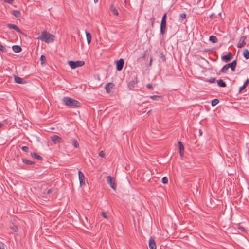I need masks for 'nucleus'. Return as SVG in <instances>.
Here are the masks:
<instances>
[{"label": "nucleus", "instance_id": "10", "mask_svg": "<svg viewBox=\"0 0 249 249\" xmlns=\"http://www.w3.org/2000/svg\"><path fill=\"white\" fill-rule=\"evenodd\" d=\"M246 39V36H241L239 39L238 43L237 44V47L239 48H241L243 47L246 45L245 40Z\"/></svg>", "mask_w": 249, "mask_h": 249}, {"label": "nucleus", "instance_id": "16", "mask_svg": "<svg viewBox=\"0 0 249 249\" xmlns=\"http://www.w3.org/2000/svg\"><path fill=\"white\" fill-rule=\"evenodd\" d=\"M149 247L150 248V249H156V245L155 240L152 238H150L149 239Z\"/></svg>", "mask_w": 249, "mask_h": 249}, {"label": "nucleus", "instance_id": "3", "mask_svg": "<svg viewBox=\"0 0 249 249\" xmlns=\"http://www.w3.org/2000/svg\"><path fill=\"white\" fill-rule=\"evenodd\" d=\"M68 64L71 68L75 69L77 67L83 66L85 64V62L83 61H69Z\"/></svg>", "mask_w": 249, "mask_h": 249}, {"label": "nucleus", "instance_id": "30", "mask_svg": "<svg viewBox=\"0 0 249 249\" xmlns=\"http://www.w3.org/2000/svg\"><path fill=\"white\" fill-rule=\"evenodd\" d=\"M150 98L153 100H157L158 99L162 98V96L158 95H152L150 96Z\"/></svg>", "mask_w": 249, "mask_h": 249}, {"label": "nucleus", "instance_id": "15", "mask_svg": "<svg viewBox=\"0 0 249 249\" xmlns=\"http://www.w3.org/2000/svg\"><path fill=\"white\" fill-rule=\"evenodd\" d=\"M178 143L179 148V154L180 156L182 157L184 155V147L183 143L180 141H178Z\"/></svg>", "mask_w": 249, "mask_h": 249}, {"label": "nucleus", "instance_id": "38", "mask_svg": "<svg viewBox=\"0 0 249 249\" xmlns=\"http://www.w3.org/2000/svg\"><path fill=\"white\" fill-rule=\"evenodd\" d=\"M21 149L24 152H28L29 151V147L26 146H22Z\"/></svg>", "mask_w": 249, "mask_h": 249}, {"label": "nucleus", "instance_id": "48", "mask_svg": "<svg viewBox=\"0 0 249 249\" xmlns=\"http://www.w3.org/2000/svg\"><path fill=\"white\" fill-rule=\"evenodd\" d=\"M249 84V79H247L244 83V85L246 87Z\"/></svg>", "mask_w": 249, "mask_h": 249}, {"label": "nucleus", "instance_id": "9", "mask_svg": "<svg viewBox=\"0 0 249 249\" xmlns=\"http://www.w3.org/2000/svg\"><path fill=\"white\" fill-rule=\"evenodd\" d=\"M79 179L80 181V186H84L85 185V176L84 174L81 171H79L78 172Z\"/></svg>", "mask_w": 249, "mask_h": 249}, {"label": "nucleus", "instance_id": "43", "mask_svg": "<svg viewBox=\"0 0 249 249\" xmlns=\"http://www.w3.org/2000/svg\"><path fill=\"white\" fill-rule=\"evenodd\" d=\"M102 215L103 217H104L105 218H106V219H108V216L107 215V214H106V213L104 212H102Z\"/></svg>", "mask_w": 249, "mask_h": 249}, {"label": "nucleus", "instance_id": "25", "mask_svg": "<svg viewBox=\"0 0 249 249\" xmlns=\"http://www.w3.org/2000/svg\"><path fill=\"white\" fill-rule=\"evenodd\" d=\"M209 40L212 43H216L218 41L217 37L213 35L210 36Z\"/></svg>", "mask_w": 249, "mask_h": 249}, {"label": "nucleus", "instance_id": "44", "mask_svg": "<svg viewBox=\"0 0 249 249\" xmlns=\"http://www.w3.org/2000/svg\"><path fill=\"white\" fill-rule=\"evenodd\" d=\"M15 0H3V1L5 3H7L9 4H12L13 2Z\"/></svg>", "mask_w": 249, "mask_h": 249}, {"label": "nucleus", "instance_id": "12", "mask_svg": "<svg viewBox=\"0 0 249 249\" xmlns=\"http://www.w3.org/2000/svg\"><path fill=\"white\" fill-rule=\"evenodd\" d=\"M166 22L161 21L160 27V33L164 35L166 32Z\"/></svg>", "mask_w": 249, "mask_h": 249}, {"label": "nucleus", "instance_id": "45", "mask_svg": "<svg viewBox=\"0 0 249 249\" xmlns=\"http://www.w3.org/2000/svg\"><path fill=\"white\" fill-rule=\"evenodd\" d=\"M146 88H147L148 89H153V86L150 83H148L146 85Z\"/></svg>", "mask_w": 249, "mask_h": 249}, {"label": "nucleus", "instance_id": "36", "mask_svg": "<svg viewBox=\"0 0 249 249\" xmlns=\"http://www.w3.org/2000/svg\"><path fill=\"white\" fill-rule=\"evenodd\" d=\"M11 229L13 231L16 232L18 231V228L17 226L13 225L11 227Z\"/></svg>", "mask_w": 249, "mask_h": 249}, {"label": "nucleus", "instance_id": "39", "mask_svg": "<svg viewBox=\"0 0 249 249\" xmlns=\"http://www.w3.org/2000/svg\"><path fill=\"white\" fill-rule=\"evenodd\" d=\"M160 58L162 60V61H163V62L166 61V57H165V55L162 53H161L160 54Z\"/></svg>", "mask_w": 249, "mask_h": 249}, {"label": "nucleus", "instance_id": "11", "mask_svg": "<svg viewBox=\"0 0 249 249\" xmlns=\"http://www.w3.org/2000/svg\"><path fill=\"white\" fill-rule=\"evenodd\" d=\"M237 65V61L236 60H234L231 63H228L227 64V67L228 68H231L232 71H234L235 70V68Z\"/></svg>", "mask_w": 249, "mask_h": 249}, {"label": "nucleus", "instance_id": "24", "mask_svg": "<svg viewBox=\"0 0 249 249\" xmlns=\"http://www.w3.org/2000/svg\"><path fill=\"white\" fill-rule=\"evenodd\" d=\"M243 55L246 59H249V51L248 49H245L243 53Z\"/></svg>", "mask_w": 249, "mask_h": 249}, {"label": "nucleus", "instance_id": "13", "mask_svg": "<svg viewBox=\"0 0 249 249\" xmlns=\"http://www.w3.org/2000/svg\"><path fill=\"white\" fill-rule=\"evenodd\" d=\"M115 85L113 83H108L105 86V89L107 93H109L111 89L114 87Z\"/></svg>", "mask_w": 249, "mask_h": 249}, {"label": "nucleus", "instance_id": "47", "mask_svg": "<svg viewBox=\"0 0 249 249\" xmlns=\"http://www.w3.org/2000/svg\"><path fill=\"white\" fill-rule=\"evenodd\" d=\"M238 229L241 230V231H245V229L240 225L238 226Z\"/></svg>", "mask_w": 249, "mask_h": 249}, {"label": "nucleus", "instance_id": "18", "mask_svg": "<svg viewBox=\"0 0 249 249\" xmlns=\"http://www.w3.org/2000/svg\"><path fill=\"white\" fill-rule=\"evenodd\" d=\"M12 50L15 53H19L22 51V48L20 46L15 45L12 46Z\"/></svg>", "mask_w": 249, "mask_h": 249}, {"label": "nucleus", "instance_id": "21", "mask_svg": "<svg viewBox=\"0 0 249 249\" xmlns=\"http://www.w3.org/2000/svg\"><path fill=\"white\" fill-rule=\"evenodd\" d=\"M86 35L87 39V42L88 44H89L91 43V34L89 32H88L87 31H86Z\"/></svg>", "mask_w": 249, "mask_h": 249}, {"label": "nucleus", "instance_id": "34", "mask_svg": "<svg viewBox=\"0 0 249 249\" xmlns=\"http://www.w3.org/2000/svg\"><path fill=\"white\" fill-rule=\"evenodd\" d=\"M150 20L151 23V27L153 28L154 27V24L155 22V18L154 16H152V17L150 18Z\"/></svg>", "mask_w": 249, "mask_h": 249}, {"label": "nucleus", "instance_id": "19", "mask_svg": "<svg viewBox=\"0 0 249 249\" xmlns=\"http://www.w3.org/2000/svg\"><path fill=\"white\" fill-rule=\"evenodd\" d=\"M31 155V156L35 159H36L39 160H43L42 157L41 156H40V155H38L36 153L32 152Z\"/></svg>", "mask_w": 249, "mask_h": 249}, {"label": "nucleus", "instance_id": "52", "mask_svg": "<svg viewBox=\"0 0 249 249\" xmlns=\"http://www.w3.org/2000/svg\"><path fill=\"white\" fill-rule=\"evenodd\" d=\"M152 57L151 56L150 57V62H149V65L150 66L151 65V63L152 62Z\"/></svg>", "mask_w": 249, "mask_h": 249}, {"label": "nucleus", "instance_id": "49", "mask_svg": "<svg viewBox=\"0 0 249 249\" xmlns=\"http://www.w3.org/2000/svg\"><path fill=\"white\" fill-rule=\"evenodd\" d=\"M47 194L48 195L51 194L52 192V189L50 188V189H47Z\"/></svg>", "mask_w": 249, "mask_h": 249}, {"label": "nucleus", "instance_id": "56", "mask_svg": "<svg viewBox=\"0 0 249 249\" xmlns=\"http://www.w3.org/2000/svg\"><path fill=\"white\" fill-rule=\"evenodd\" d=\"M3 125L2 124L0 123V128Z\"/></svg>", "mask_w": 249, "mask_h": 249}, {"label": "nucleus", "instance_id": "29", "mask_svg": "<svg viewBox=\"0 0 249 249\" xmlns=\"http://www.w3.org/2000/svg\"><path fill=\"white\" fill-rule=\"evenodd\" d=\"M228 69L229 68H228V67H227V66L226 64L223 67V68L221 69L220 71L221 73H226Z\"/></svg>", "mask_w": 249, "mask_h": 249}, {"label": "nucleus", "instance_id": "14", "mask_svg": "<svg viewBox=\"0 0 249 249\" xmlns=\"http://www.w3.org/2000/svg\"><path fill=\"white\" fill-rule=\"evenodd\" d=\"M7 26L9 29H14L16 31H17V32L21 33V30L16 25H15V24H7Z\"/></svg>", "mask_w": 249, "mask_h": 249}, {"label": "nucleus", "instance_id": "41", "mask_svg": "<svg viewBox=\"0 0 249 249\" xmlns=\"http://www.w3.org/2000/svg\"><path fill=\"white\" fill-rule=\"evenodd\" d=\"M217 16L214 13H213L210 15V18L212 19H214Z\"/></svg>", "mask_w": 249, "mask_h": 249}, {"label": "nucleus", "instance_id": "51", "mask_svg": "<svg viewBox=\"0 0 249 249\" xmlns=\"http://www.w3.org/2000/svg\"><path fill=\"white\" fill-rule=\"evenodd\" d=\"M146 53H147V51H146L144 52V54H143V55L142 56V59H145V58H146Z\"/></svg>", "mask_w": 249, "mask_h": 249}, {"label": "nucleus", "instance_id": "55", "mask_svg": "<svg viewBox=\"0 0 249 249\" xmlns=\"http://www.w3.org/2000/svg\"><path fill=\"white\" fill-rule=\"evenodd\" d=\"M151 110H149V111H148L147 114H149L151 113Z\"/></svg>", "mask_w": 249, "mask_h": 249}, {"label": "nucleus", "instance_id": "28", "mask_svg": "<svg viewBox=\"0 0 249 249\" xmlns=\"http://www.w3.org/2000/svg\"><path fill=\"white\" fill-rule=\"evenodd\" d=\"M22 161L24 164H27V165H32V164H34L35 163V162L34 161H32L31 160H29L26 159H23Z\"/></svg>", "mask_w": 249, "mask_h": 249}, {"label": "nucleus", "instance_id": "6", "mask_svg": "<svg viewBox=\"0 0 249 249\" xmlns=\"http://www.w3.org/2000/svg\"><path fill=\"white\" fill-rule=\"evenodd\" d=\"M232 58L233 55L232 53L229 52L227 54L221 56V60L225 63H228L230 62Z\"/></svg>", "mask_w": 249, "mask_h": 249}, {"label": "nucleus", "instance_id": "5", "mask_svg": "<svg viewBox=\"0 0 249 249\" xmlns=\"http://www.w3.org/2000/svg\"><path fill=\"white\" fill-rule=\"evenodd\" d=\"M139 82V80L137 76H134L132 78V80L129 81L127 84L128 88L132 90L134 89L135 86Z\"/></svg>", "mask_w": 249, "mask_h": 249}, {"label": "nucleus", "instance_id": "26", "mask_svg": "<svg viewBox=\"0 0 249 249\" xmlns=\"http://www.w3.org/2000/svg\"><path fill=\"white\" fill-rule=\"evenodd\" d=\"M110 10L111 11L112 13L115 15H118L119 13L116 9V7L114 6L113 5H111L110 6Z\"/></svg>", "mask_w": 249, "mask_h": 249}, {"label": "nucleus", "instance_id": "54", "mask_svg": "<svg viewBox=\"0 0 249 249\" xmlns=\"http://www.w3.org/2000/svg\"><path fill=\"white\" fill-rule=\"evenodd\" d=\"M98 1H99V0H94V1L95 3L98 2Z\"/></svg>", "mask_w": 249, "mask_h": 249}, {"label": "nucleus", "instance_id": "46", "mask_svg": "<svg viewBox=\"0 0 249 249\" xmlns=\"http://www.w3.org/2000/svg\"><path fill=\"white\" fill-rule=\"evenodd\" d=\"M186 17V15L185 13H181L180 15V18L182 19H185Z\"/></svg>", "mask_w": 249, "mask_h": 249}, {"label": "nucleus", "instance_id": "31", "mask_svg": "<svg viewBox=\"0 0 249 249\" xmlns=\"http://www.w3.org/2000/svg\"><path fill=\"white\" fill-rule=\"evenodd\" d=\"M219 100L217 99H214L211 101V105L212 106H215L219 103Z\"/></svg>", "mask_w": 249, "mask_h": 249}, {"label": "nucleus", "instance_id": "53", "mask_svg": "<svg viewBox=\"0 0 249 249\" xmlns=\"http://www.w3.org/2000/svg\"><path fill=\"white\" fill-rule=\"evenodd\" d=\"M199 136H201L202 134V131L201 129H199Z\"/></svg>", "mask_w": 249, "mask_h": 249}, {"label": "nucleus", "instance_id": "22", "mask_svg": "<svg viewBox=\"0 0 249 249\" xmlns=\"http://www.w3.org/2000/svg\"><path fill=\"white\" fill-rule=\"evenodd\" d=\"M217 85L220 87H226L227 86L226 83L223 80L220 79L217 81Z\"/></svg>", "mask_w": 249, "mask_h": 249}, {"label": "nucleus", "instance_id": "2", "mask_svg": "<svg viewBox=\"0 0 249 249\" xmlns=\"http://www.w3.org/2000/svg\"><path fill=\"white\" fill-rule=\"evenodd\" d=\"M38 39L46 43H49L54 41V36L48 32L44 31H42L41 34L39 36Z\"/></svg>", "mask_w": 249, "mask_h": 249}, {"label": "nucleus", "instance_id": "7", "mask_svg": "<svg viewBox=\"0 0 249 249\" xmlns=\"http://www.w3.org/2000/svg\"><path fill=\"white\" fill-rule=\"evenodd\" d=\"M51 141L54 143H59L63 142L62 139L56 135H54L51 137Z\"/></svg>", "mask_w": 249, "mask_h": 249}, {"label": "nucleus", "instance_id": "50", "mask_svg": "<svg viewBox=\"0 0 249 249\" xmlns=\"http://www.w3.org/2000/svg\"><path fill=\"white\" fill-rule=\"evenodd\" d=\"M0 249H5V245L4 244H0Z\"/></svg>", "mask_w": 249, "mask_h": 249}, {"label": "nucleus", "instance_id": "8", "mask_svg": "<svg viewBox=\"0 0 249 249\" xmlns=\"http://www.w3.org/2000/svg\"><path fill=\"white\" fill-rule=\"evenodd\" d=\"M124 60L122 58H121L120 59L117 60L116 62V70L118 71H121L123 69L124 65Z\"/></svg>", "mask_w": 249, "mask_h": 249}, {"label": "nucleus", "instance_id": "23", "mask_svg": "<svg viewBox=\"0 0 249 249\" xmlns=\"http://www.w3.org/2000/svg\"><path fill=\"white\" fill-rule=\"evenodd\" d=\"M71 143L72 146L75 148H78L79 146V142L76 139H72Z\"/></svg>", "mask_w": 249, "mask_h": 249}, {"label": "nucleus", "instance_id": "42", "mask_svg": "<svg viewBox=\"0 0 249 249\" xmlns=\"http://www.w3.org/2000/svg\"><path fill=\"white\" fill-rule=\"evenodd\" d=\"M246 88V86H245L244 85L240 87L239 89V92L240 93L245 88Z\"/></svg>", "mask_w": 249, "mask_h": 249}, {"label": "nucleus", "instance_id": "32", "mask_svg": "<svg viewBox=\"0 0 249 249\" xmlns=\"http://www.w3.org/2000/svg\"><path fill=\"white\" fill-rule=\"evenodd\" d=\"M40 61H41V64H44L45 63V62H46V57L45 55H42L40 57Z\"/></svg>", "mask_w": 249, "mask_h": 249}, {"label": "nucleus", "instance_id": "40", "mask_svg": "<svg viewBox=\"0 0 249 249\" xmlns=\"http://www.w3.org/2000/svg\"><path fill=\"white\" fill-rule=\"evenodd\" d=\"M99 155L102 158H105V153L104 151H101L99 153Z\"/></svg>", "mask_w": 249, "mask_h": 249}, {"label": "nucleus", "instance_id": "4", "mask_svg": "<svg viewBox=\"0 0 249 249\" xmlns=\"http://www.w3.org/2000/svg\"><path fill=\"white\" fill-rule=\"evenodd\" d=\"M107 181L110 187L114 190H116V185L114 178L110 176H107Z\"/></svg>", "mask_w": 249, "mask_h": 249}, {"label": "nucleus", "instance_id": "27", "mask_svg": "<svg viewBox=\"0 0 249 249\" xmlns=\"http://www.w3.org/2000/svg\"><path fill=\"white\" fill-rule=\"evenodd\" d=\"M205 82L210 83H214L216 82V78L214 77H211L210 79H205L203 80Z\"/></svg>", "mask_w": 249, "mask_h": 249}, {"label": "nucleus", "instance_id": "37", "mask_svg": "<svg viewBox=\"0 0 249 249\" xmlns=\"http://www.w3.org/2000/svg\"><path fill=\"white\" fill-rule=\"evenodd\" d=\"M166 17H167V13H165L163 15L161 21L166 22Z\"/></svg>", "mask_w": 249, "mask_h": 249}, {"label": "nucleus", "instance_id": "17", "mask_svg": "<svg viewBox=\"0 0 249 249\" xmlns=\"http://www.w3.org/2000/svg\"><path fill=\"white\" fill-rule=\"evenodd\" d=\"M14 80L15 82L18 84H23L26 83V82L24 81L23 79L16 75L14 76Z\"/></svg>", "mask_w": 249, "mask_h": 249}, {"label": "nucleus", "instance_id": "35", "mask_svg": "<svg viewBox=\"0 0 249 249\" xmlns=\"http://www.w3.org/2000/svg\"><path fill=\"white\" fill-rule=\"evenodd\" d=\"M168 179L167 177H163L162 178V183L166 184V183H168Z\"/></svg>", "mask_w": 249, "mask_h": 249}, {"label": "nucleus", "instance_id": "33", "mask_svg": "<svg viewBox=\"0 0 249 249\" xmlns=\"http://www.w3.org/2000/svg\"><path fill=\"white\" fill-rule=\"evenodd\" d=\"M0 50L3 53H5L7 52V49L5 46L0 44Z\"/></svg>", "mask_w": 249, "mask_h": 249}, {"label": "nucleus", "instance_id": "20", "mask_svg": "<svg viewBox=\"0 0 249 249\" xmlns=\"http://www.w3.org/2000/svg\"><path fill=\"white\" fill-rule=\"evenodd\" d=\"M11 13L16 18H20L21 17V14L19 11L14 10L12 11Z\"/></svg>", "mask_w": 249, "mask_h": 249}, {"label": "nucleus", "instance_id": "1", "mask_svg": "<svg viewBox=\"0 0 249 249\" xmlns=\"http://www.w3.org/2000/svg\"><path fill=\"white\" fill-rule=\"evenodd\" d=\"M62 101L65 105L71 108L79 107H81V103L79 101L68 97H64L62 99Z\"/></svg>", "mask_w": 249, "mask_h": 249}]
</instances>
